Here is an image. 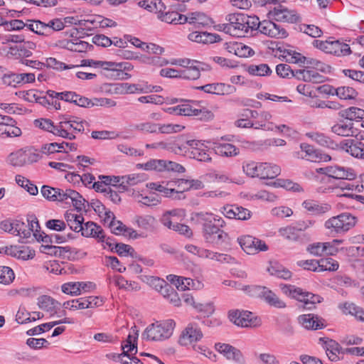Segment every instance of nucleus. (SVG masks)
Returning a JSON list of instances; mask_svg holds the SVG:
<instances>
[{"mask_svg":"<svg viewBox=\"0 0 364 364\" xmlns=\"http://www.w3.org/2000/svg\"><path fill=\"white\" fill-rule=\"evenodd\" d=\"M230 24V36L241 38L252 35L257 24V16L237 13L226 16Z\"/></svg>","mask_w":364,"mask_h":364,"instance_id":"f257e3e1","label":"nucleus"},{"mask_svg":"<svg viewBox=\"0 0 364 364\" xmlns=\"http://www.w3.org/2000/svg\"><path fill=\"white\" fill-rule=\"evenodd\" d=\"M5 232H7V230H5ZM8 232L18 236V241L21 243H31L37 241L45 244L42 245L43 249L42 252L50 250L48 253L51 254L57 248L55 246L49 245L52 243V237L41 231V229H9Z\"/></svg>","mask_w":364,"mask_h":364,"instance_id":"f03ea898","label":"nucleus"},{"mask_svg":"<svg viewBox=\"0 0 364 364\" xmlns=\"http://www.w3.org/2000/svg\"><path fill=\"white\" fill-rule=\"evenodd\" d=\"M175 326L176 323L173 319L156 321L145 328L141 338L149 341H164L173 335Z\"/></svg>","mask_w":364,"mask_h":364,"instance_id":"7ed1b4c3","label":"nucleus"},{"mask_svg":"<svg viewBox=\"0 0 364 364\" xmlns=\"http://www.w3.org/2000/svg\"><path fill=\"white\" fill-rule=\"evenodd\" d=\"M71 232L67 234H55L50 235L52 237V243L53 242L56 243H64L70 240L75 239L79 236L80 232L83 237H92L97 240L98 242L105 243L109 247L112 245V239L110 237H106V235L102 229H79L76 231V229H70Z\"/></svg>","mask_w":364,"mask_h":364,"instance_id":"20e7f679","label":"nucleus"},{"mask_svg":"<svg viewBox=\"0 0 364 364\" xmlns=\"http://www.w3.org/2000/svg\"><path fill=\"white\" fill-rule=\"evenodd\" d=\"M282 292L287 296L303 303V307L306 309H312L315 304L321 302V296L304 291L294 285L284 284L281 286Z\"/></svg>","mask_w":364,"mask_h":364,"instance_id":"39448f33","label":"nucleus"},{"mask_svg":"<svg viewBox=\"0 0 364 364\" xmlns=\"http://www.w3.org/2000/svg\"><path fill=\"white\" fill-rule=\"evenodd\" d=\"M244 290L247 291L250 296L261 298L274 307L284 308L286 306L285 303L266 287L247 286Z\"/></svg>","mask_w":364,"mask_h":364,"instance_id":"423d86ee","label":"nucleus"},{"mask_svg":"<svg viewBox=\"0 0 364 364\" xmlns=\"http://www.w3.org/2000/svg\"><path fill=\"white\" fill-rule=\"evenodd\" d=\"M228 318L231 322L243 328H255L262 324L260 318L248 311L231 310L228 312Z\"/></svg>","mask_w":364,"mask_h":364,"instance_id":"0eeeda50","label":"nucleus"},{"mask_svg":"<svg viewBox=\"0 0 364 364\" xmlns=\"http://www.w3.org/2000/svg\"><path fill=\"white\" fill-rule=\"evenodd\" d=\"M313 45L326 53L333 54L336 56H346L351 53L349 45L340 41L314 40Z\"/></svg>","mask_w":364,"mask_h":364,"instance_id":"6e6552de","label":"nucleus"},{"mask_svg":"<svg viewBox=\"0 0 364 364\" xmlns=\"http://www.w3.org/2000/svg\"><path fill=\"white\" fill-rule=\"evenodd\" d=\"M105 299L102 296H89L65 301L63 308L70 311L94 309L104 304Z\"/></svg>","mask_w":364,"mask_h":364,"instance_id":"1a4fd4ad","label":"nucleus"},{"mask_svg":"<svg viewBox=\"0 0 364 364\" xmlns=\"http://www.w3.org/2000/svg\"><path fill=\"white\" fill-rule=\"evenodd\" d=\"M203 338V333L196 323H189L181 332L178 343L181 346H196Z\"/></svg>","mask_w":364,"mask_h":364,"instance_id":"9d476101","label":"nucleus"},{"mask_svg":"<svg viewBox=\"0 0 364 364\" xmlns=\"http://www.w3.org/2000/svg\"><path fill=\"white\" fill-rule=\"evenodd\" d=\"M191 221L193 225L203 228H223L225 225L222 217L211 213H193Z\"/></svg>","mask_w":364,"mask_h":364,"instance_id":"9b49d317","label":"nucleus"},{"mask_svg":"<svg viewBox=\"0 0 364 364\" xmlns=\"http://www.w3.org/2000/svg\"><path fill=\"white\" fill-rule=\"evenodd\" d=\"M90 207L98 215L104 225H107L109 228H127L125 225H123L122 221L117 220L114 213L106 208L100 201L92 200Z\"/></svg>","mask_w":364,"mask_h":364,"instance_id":"f8f14e48","label":"nucleus"},{"mask_svg":"<svg viewBox=\"0 0 364 364\" xmlns=\"http://www.w3.org/2000/svg\"><path fill=\"white\" fill-rule=\"evenodd\" d=\"M38 306L41 309L48 313L50 317L55 315L58 317L66 315L65 310H61L63 304L48 295H43L38 298Z\"/></svg>","mask_w":364,"mask_h":364,"instance_id":"ddd939ff","label":"nucleus"},{"mask_svg":"<svg viewBox=\"0 0 364 364\" xmlns=\"http://www.w3.org/2000/svg\"><path fill=\"white\" fill-rule=\"evenodd\" d=\"M186 217V210L176 208L165 212L161 218V223L167 228H189L183 223Z\"/></svg>","mask_w":364,"mask_h":364,"instance_id":"4468645a","label":"nucleus"},{"mask_svg":"<svg viewBox=\"0 0 364 364\" xmlns=\"http://www.w3.org/2000/svg\"><path fill=\"white\" fill-rule=\"evenodd\" d=\"M273 10H270L268 15L270 18L277 21L287 23H296L300 20V16L295 10H291L286 6L278 4Z\"/></svg>","mask_w":364,"mask_h":364,"instance_id":"2eb2a0df","label":"nucleus"},{"mask_svg":"<svg viewBox=\"0 0 364 364\" xmlns=\"http://www.w3.org/2000/svg\"><path fill=\"white\" fill-rule=\"evenodd\" d=\"M257 24L254 28V31L259 30L260 33L275 38H284L287 36V31L281 28L279 25L271 21H259L257 17Z\"/></svg>","mask_w":364,"mask_h":364,"instance_id":"dca6fc26","label":"nucleus"},{"mask_svg":"<svg viewBox=\"0 0 364 364\" xmlns=\"http://www.w3.org/2000/svg\"><path fill=\"white\" fill-rule=\"evenodd\" d=\"M35 80L36 75L31 73H16L9 72L4 74L2 77V82L4 85L14 87H16L20 85L34 82Z\"/></svg>","mask_w":364,"mask_h":364,"instance_id":"f3484780","label":"nucleus"},{"mask_svg":"<svg viewBox=\"0 0 364 364\" xmlns=\"http://www.w3.org/2000/svg\"><path fill=\"white\" fill-rule=\"evenodd\" d=\"M215 350L222 354L228 360L235 364H245V359L242 352L228 343H217L215 345Z\"/></svg>","mask_w":364,"mask_h":364,"instance_id":"a211bd4d","label":"nucleus"},{"mask_svg":"<svg viewBox=\"0 0 364 364\" xmlns=\"http://www.w3.org/2000/svg\"><path fill=\"white\" fill-rule=\"evenodd\" d=\"M242 249L248 255H255L259 251H265L267 246L261 240L250 235L238 238Z\"/></svg>","mask_w":364,"mask_h":364,"instance_id":"6ab92c4d","label":"nucleus"},{"mask_svg":"<svg viewBox=\"0 0 364 364\" xmlns=\"http://www.w3.org/2000/svg\"><path fill=\"white\" fill-rule=\"evenodd\" d=\"M80 66H89L93 68H101L105 70L112 72V75L119 77L124 73L121 70V64L111 61L95 60L91 59H84L81 60Z\"/></svg>","mask_w":364,"mask_h":364,"instance_id":"aec40b11","label":"nucleus"},{"mask_svg":"<svg viewBox=\"0 0 364 364\" xmlns=\"http://www.w3.org/2000/svg\"><path fill=\"white\" fill-rule=\"evenodd\" d=\"M357 218L348 213H342L338 216L332 217L325 223V228H353L356 225Z\"/></svg>","mask_w":364,"mask_h":364,"instance_id":"412c9836","label":"nucleus"},{"mask_svg":"<svg viewBox=\"0 0 364 364\" xmlns=\"http://www.w3.org/2000/svg\"><path fill=\"white\" fill-rule=\"evenodd\" d=\"M186 144L191 149V157L199 161L208 162L211 161L209 150L198 140H187Z\"/></svg>","mask_w":364,"mask_h":364,"instance_id":"4be33fe9","label":"nucleus"},{"mask_svg":"<svg viewBox=\"0 0 364 364\" xmlns=\"http://www.w3.org/2000/svg\"><path fill=\"white\" fill-rule=\"evenodd\" d=\"M300 148L305 154L304 155L301 156V158L311 162H327L331 159V157L328 154L314 149V147L310 144L302 143L300 144Z\"/></svg>","mask_w":364,"mask_h":364,"instance_id":"5701e85b","label":"nucleus"},{"mask_svg":"<svg viewBox=\"0 0 364 364\" xmlns=\"http://www.w3.org/2000/svg\"><path fill=\"white\" fill-rule=\"evenodd\" d=\"M203 235L205 242L213 246L221 245L229 241L228 235L223 229H204Z\"/></svg>","mask_w":364,"mask_h":364,"instance_id":"b1692460","label":"nucleus"},{"mask_svg":"<svg viewBox=\"0 0 364 364\" xmlns=\"http://www.w3.org/2000/svg\"><path fill=\"white\" fill-rule=\"evenodd\" d=\"M0 254H5L23 260L32 259L35 252L26 247L9 246L0 247Z\"/></svg>","mask_w":364,"mask_h":364,"instance_id":"393cba45","label":"nucleus"},{"mask_svg":"<svg viewBox=\"0 0 364 364\" xmlns=\"http://www.w3.org/2000/svg\"><path fill=\"white\" fill-rule=\"evenodd\" d=\"M339 147L355 158L364 159V144L354 139H345L340 142Z\"/></svg>","mask_w":364,"mask_h":364,"instance_id":"a878e982","label":"nucleus"},{"mask_svg":"<svg viewBox=\"0 0 364 364\" xmlns=\"http://www.w3.org/2000/svg\"><path fill=\"white\" fill-rule=\"evenodd\" d=\"M198 89L203 90L206 93L218 95H231L236 91V88L228 84L225 83H211L207 84L200 87H198Z\"/></svg>","mask_w":364,"mask_h":364,"instance_id":"bb28decb","label":"nucleus"},{"mask_svg":"<svg viewBox=\"0 0 364 364\" xmlns=\"http://www.w3.org/2000/svg\"><path fill=\"white\" fill-rule=\"evenodd\" d=\"M55 136L68 140H74L76 139L74 127L68 120L67 116H63L61 120L56 124Z\"/></svg>","mask_w":364,"mask_h":364,"instance_id":"cd10ccee","label":"nucleus"},{"mask_svg":"<svg viewBox=\"0 0 364 364\" xmlns=\"http://www.w3.org/2000/svg\"><path fill=\"white\" fill-rule=\"evenodd\" d=\"M139 336V331L136 326L131 328L127 339L122 344V349L123 353L127 356L130 353L131 355L137 353V339Z\"/></svg>","mask_w":364,"mask_h":364,"instance_id":"c85d7f7f","label":"nucleus"},{"mask_svg":"<svg viewBox=\"0 0 364 364\" xmlns=\"http://www.w3.org/2000/svg\"><path fill=\"white\" fill-rule=\"evenodd\" d=\"M92 285L90 282H70L63 284L61 286V290L64 294L70 296H77L82 292L87 291V288Z\"/></svg>","mask_w":364,"mask_h":364,"instance_id":"c756f323","label":"nucleus"},{"mask_svg":"<svg viewBox=\"0 0 364 364\" xmlns=\"http://www.w3.org/2000/svg\"><path fill=\"white\" fill-rule=\"evenodd\" d=\"M181 105V109H179V111H181L182 116H200V118L204 120H210L213 117V113L208 109L194 108L188 102Z\"/></svg>","mask_w":364,"mask_h":364,"instance_id":"7c9ffc66","label":"nucleus"},{"mask_svg":"<svg viewBox=\"0 0 364 364\" xmlns=\"http://www.w3.org/2000/svg\"><path fill=\"white\" fill-rule=\"evenodd\" d=\"M298 321L306 329L317 330L324 326L323 320L312 314L301 315L298 317Z\"/></svg>","mask_w":364,"mask_h":364,"instance_id":"2f4dec72","label":"nucleus"},{"mask_svg":"<svg viewBox=\"0 0 364 364\" xmlns=\"http://www.w3.org/2000/svg\"><path fill=\"white\" fill-rule=\"evenodd\" d=\"M328 177H331L336 179H347L353 180L356 175L353 171L350 168H345L341 166H328L327 175Z\"/></svg>","mask_w":364,"mask_h":364,"instance_id":"473e14b6","label":"nucleus"},{"mask_svg":"<svg viewBox=\"0 0 364 364\" xmlns=\"http://www.w3.org/2000/svg\"><path fill=\"white\" fill-rule=\"evenodd\" d=\"M157 17L161 21L167 23L183 24L187 22L186 16L180 14L176 11H166V9L159 11Z\"/></svg>","mask_w":364,"mask_h":364,"instance_id":"72a5a7b5","label":"nucleus"},{"mask_svg":"<svg viewBox=\"0 0 364 364\" xmlns=\"http://www.w3.org/2000/svg\"><path fill=\"white\" fill-rule=\"evenodd\" d=\"M188 39L191 41L200 43H213L221 41V38L216 33L194 31L188 35Z\"/></svg>","mask_w":364,"mask_h":364,"instance_id":"f704fd0d","label":"nucleus"},{"mask_svg":"<svg viewBox=\"0 0 364 364\" xmlns=\"http://www.w3.org/2000/svg\"><path fill=\"white\" fill-rule=\"evenodd\" d=\"M303 208L313 215H321L328 212L331 206L325 203L314 200H306L302 203Z\"/></svg>","mask_w":364,"mask_h":364,"instance_id":"c9c22d12","label":"nucleus"},{"mask_svg":"<svg viewBox=\"0 0 364 364\" xmlns=\"http://www.w3.org/2000/svg\"><path fill=\"white\" fill-rule=\"evenodd\" d=\"M112 232L133 240L143 239L149 235L146 229H113Z\"/></svg>","mask_w":364,"mask_h":364,"instance_id":"e433bc0d","label":"nucleus"},{"mask_svg":"<svg viewBox=\"0 0 364 364\" xmlns=\"http://www.w3.org/2000/svg\"><path fill=\"white\" fill-rule=\"evenodd\" d=\"M259 168L260 169L259 170V178L261 179L274 178L281 173L280 167L274 164L260 162Z\"/></svg>","mask_w":364,"mask_h":364,"instance_id":"4c0bfd02","label":"nucleus"},{"mask_svg":"<svg viewBox=\"0 0 364 364\" xmlns=\"http://www.w3.org/2000/svg\"><path fill=\"white\" fill-rule=\"evenodd\" d=\"M306 136L312 141H314L321 146L336 149L339 147V144L333 141L329 136L320 132H309Z\"/></svg>","mask_w":364,"mask_h":364,"instance_id":"58836bf2","label":"nucleus"},{"mask_svg":"<svg viewBox=\"0 0 364 364\" xmlns=\"http://www.w3.org/2000/svg\"><path fill=\"white\" fill-rule=\"evenodd\" d=\"M267 272L271 275L283 279H289L291 277V272L288 269L275 262H269Z\"/></svg>","mask_w":364,"mask_h":364,"instance_id":"ea45409f","label":"nucleus"},{"mask_svg":"<svg viewBox=\"0 0 364 364\" xmlns=\"http://www.w3.org/2000/svg\"><path fill=\"white\" fill-rule=\"evenodd\" d=\"M326 353L331 361L336 362L341 358L343 352L338 343L330 340L326 343Z\"/></svg>","mask_w":364,"mask_h":364,"instance_id":"a19ab883","label":"nucleus"},{"mask_svg":"<svg viewBox=\"0 0 364 364\" xmlns=\"http://www.w3.org/2000/svg\"><path fill=\"white\" fill-rule=\"evenodd\" d=\"M214 151L216 154L225 157L235 156L239 154V149L229 143L216 144Z\"/></svg>","mask_w":364,"mask_h":364,"instance_id":"79ce46f5","label":"nucleus"},{"mask_svg":"<svg viewBox=\"0 0 364 364\" xmlns=\"http://www.w3.org/2000/svg\"><path fill=\"white\" fill-rule=\"evenodd\" d=\"M279 234L289 241L304 242L307 240L303 229H279Z\"/></svg>","mask_w":364,"mask_h":364,"instance_id":"37998d69","label":"nucleus"},{"mask_svg":"<svg viewBox=\"0 0 364 364\" xmlns=\"http://www.w3.org/2000/svg\"><path fill=\"white\" fill-rule=\"evenodd\" d=\"M338 306L343 314L354 316L358 320L364 321V310L363 309L349 302L340 304Z\"/></svg>","mask_w":364,"mask_h":364,"instance_id":"c03bdc74","label":"nucleus"},{"mask_svg":"<svg viewBox=\"0 0 364 364\" xmlns=\"http://www.w3.org/2000/svg\"><path fill=\"white\" fill-rule=\"evenodd\" d=\"M26 156L24 148L20 149L9 154L6 162L14 167H22L26 165Z\"/></svg>","mask_w":364,"mask_h":364,"instance_id":"a18cd8bd","label":"nucleus"},{"mask_svg":"<svg viewBox=\"0 0 364 364\" xmlns=\"http://www.w3.org/2000/svg\"><path fill=\"white\" fill-rule=\"evenodd\" d=\"M70 193L71 196L69 201L72 203L76 210H90V203L86 201V200L78 192L73 190V192H70Z\"/></svg>","mask_w":364,"mask_h":364,"instance_id":"49530a36","label":"nucleus"},{"mask_svg":"<svg viewBox=\"0 0 364 364\" xmlns=\"http://www.w3.org/2000/svg\"><path fill=\"white\" fill-rule=\"evenodd\" d=\"M65 226L69 228H83L84 218L81 214L74 213V210H68L65 213Z\"/></svg>","mask_w":364,"mask_h":364,"instance_id":"de8ad7c7","label":"nucleus"},{"mask_svg":"<svg viewBox=\"0 0 364 364\" xmlns=\"http://www.w3.org/2000/svg\"><path fill=\"white\" fill-rule=\"evenodd\" d=\"M65 47L71 51L82 53L86 52L92 46L78 38H75L67 41Z\"/></svg>","mask_w":364,"mask_h":364,"instance_id":"09e8293b","label":"nucleus"},{"mask_svg":"<svg viewBox=\"0 0 364 364\" xmlns=\"http://www.w3.org/2000/svg\"><path fill=\"white\" fill-rule=\"evenodd\" d=\"M339 114L350 121H358L364 118V109L356 107H350L340 111Z\"/></svg>","mask_w":364,"mask_h":364,"instance_id":"8fccbe9b","label":"nucleus"},{"mask_svg":"<svg viewBox=\"0 0 364 364\" xmlns=\"http://www.w3.org/2000/svg\"><path fill=\"white\" fill-rule=\"evenodd\" d=\"M138 4L140 7L156 14L163 9H166L164 3L161 0H142L139 1Z\"/></svg>","mask_w":364,"mask_h":364,"instance_id":"3c124183","label":"nucleus"},{"mask_svg":"<svg viewBox=\"0 0 364 364\" xmlns=\"http://www.w3.org/2000/svg\"><path fill=\"white\" fill-rule=\"evenodd\" d=\"M331 131L334 134L342 136H353L355 132L351 122L336 124L331 127Z\"/></svg>","mask_w":364,"mask_h":364,"instance_id":"603ef678","label":"nucleus"},{"mask_svg":"<svg viewBox=\"0 0 364 364\" xmlns=\"http://www.w3.org/2000/svg\"><path fill=\"white\" fill-rule=\"evenodd\" d=\"M26 28L39 35L47 36L46 23L39 20L28 19L26 21Z\"/></svg>","mask_w":364,"mask_h":364,"instance_id":"864d4df0","label":"nucleus"},{"mask_svg":"<svg viewBox=\"0 0 364 364\" xmlns=\"http://www.w3.org/2000/svg\"><path fill=\"white\" fill-rule=\"evenodd\" d=\"M248 73L252 75L264 77L269 76L272 70L267 64L250 65L247 68Z\"/></svg>","mask_w":364,"mask_h":364,"instance_id":"5fc2aeb1","label":"nucleus"},{"mask_svg":"<svg viewBox=\"0 0 364 364\" xmlns=\"http://www.w3.org/2000/svg\"><path fill=\"white\" fill-rule=\"evenodd\" d=\"M336 95L341 100H355L358 92L353 87L341 86L334 89Z\"/></svg>","mask_w":364,"mask_h":364,"instance_id":"6e6d98bb","label":"nucleus"},{"mask_svg":"<svg viewBox=\"0 0 364 364\" xmlns=\"http://www.w3.org/2000/svg\"><path fill=\"white\" fill-rule=\"evenodd\" d=\"M9 54L15 56L16 58L26 59L31 57L33 53L25 48L22 44L11 46L8 52Z\"/></svg>","mask_w":364,"mask_h":364,"instance_id":"4d7b16f0","label":"nucleus"},{"mask_svg":"<svg viewBox=\"0 0 364 364\" xmlns=\"http://www.w3.org/2000/svg\"><path fill=\"white\" fill-rule=\"evenodd\" d=\"M166 160L151 159L145 164H141V166L146 171L154 170L161 172L166 171Z\"/></svg>","mask_w":364,"mask_h":364,"instance_id":"13d9d810","label":"nucleus"},{"mask_svg":"<svg viewBox=\"0 0 364 364\" xmlns=\"http://www.w3.org/2000/svg\"><path fill=\"white\" fill-rule=\"evenodd\" d=\"M16 182L18 186L24 188L31 195L36 196L38 194V191L37 186L26 178L21 175H17L16 176Z\"/></svg>","mask_w":364,"mask_h":364,"instance_id":"bf43d9fd","label":"nucleus"},{"mask_svg":"<svg viewBox=\"0 0 364 364\" xmlns=\"http://www.w3.org/2000/svg\"><path fill=\"white\" fill-rule=\"evenodd\" d=\"M34 124L36 127H38L43 130L52 133L55 136L56 132V124L49 119H38L34 121Z\"/></svg>","mask_w":364,"mask_h":364,"instance_id":"052dcab7","label":"nucleus"},{"mask_svg":"<svg viewBox=\"0 0 364 364\" xmlns=\"http://www.w3.org/2000/svg\"><path fill=\"white\" fill-rule=\"evenodd\" d=\"M158 132L161 134H173L183 131L184 126L178 124H158Z\"/></svg>","mask_w":364,"mask_h":364,"instance_id":"680f3d73","label":"nucleus"},{"mask_svg":"<svg viewBox=\"0 0 364 364\" xmlns=\"http://www.w3.org/2000/svg\"><path fill=\"white\" fill-rule=\"evenodd\" d=\"M134 129L143 133L156 134L158 133V123L152 122H144L134 126Z\"/></svg>","mask_w":364,"mask_h":364,"instance_id":"e2e57ef3","label":"nucleus"},{"mask_svg":"<svg viewBox=\"0 0 364 364\" xmlns=\"http://www.w3.org/2000/svg\"><path fill=\"white\" fill-rule=\"evenodd\" d=\"M338 267L339 264L338 262L331 257L319 259L320 272L336 271L338 269Z\"/></svg>","mask_w":364,"mask_h":364,"instance_id":"0e129e2a","label":"nucleus"},{"mask_svg":"<svg viewBox=\"0 0 364 364\" xmlns=\"http://www.w3.org/2000/svg\"><path fill=\"white\" fill-rule=\"evenodd\" d=\"M260 162L250 161L243 164V171L249 176L258 177L259 170L260 169Z\"/></svg>","mask_w":364,"mask_h":364,"instance_id":"69168bd1","label":"nucleus"},{"mask_svg":"<svg viewBox=\"0 0 364 364\" xmlns=\"http://www.w3.org/2000/svg\"><path fill=\"white\" fill-rule=\"evenodd\" d=\"M200 73L198 72V68L194 65H191L187 69L181 70V78L195 80L200 77Z\"/></svg>","mask_w":364,"mask_h":364,"instance_id":"338daca9","label":"nucleus"},{"mask_svg":"<svg viewBox=\"0 0 364 364\" xmlns=\"http://www.w3.org/2000/svg\"><path fill=\"white\" fill-rule=\"evenodd\" d=\"M47 36L52 35L55 31H61L64 28L65 24L60 18H54L46 23Z\"/></svg>","mask_w":364,"mask_h":364,"instance_id":"774afa93","label":"nucleus"}]
</instances>
